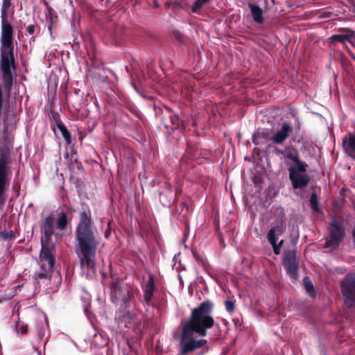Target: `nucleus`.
<instances>
[{
	"label": "nucleus",
	"instance_id": "1",
	"mask_svg": "<svg viewBox=\"0 0 355 355\" xmlns=\"http://www.w3.org/2000/svg\"><path fill=\"white\" fill-rule=\"evenodd\" d=\"M212 304L207 301L192 310L190 318L184 323L180 334L181 355H188L207 344L205 339H196V336H205L207 330L213 327L214 318L211 313Z\"/></svg>",
	"mask_w": 355,
	"mask_h": 355
},
{
	"label": "nucleus",
	"instance_id": "2",
	"mask_svg": "<svg viewBox=\"0 0 355 355\" xmlns=\"http://www.w3.org/2000/svg\"><path fill=\"white\" fill-rule=\"evenodd\" d=\"M0 54L3 80L6 88L12 83V69H14V29L12 21L15 18V8L12 0H2L1 6Z\"/></svg>",
	"mask_w": 355,
	"mask_h": 355
},
{
	"label": "nucleus",
	"instance_id": "3",
	"mask_svg": "<svg viewBox=\"0 0 355 355\" xmlns=\"http://www.w3.org/2000/svg\"><path fill=\"white\" fill-rule=\"evenodd\" d=\"M77 248L82 273L92 276L95 271V257L98 245L96 239L94 223L90 215L86 212L80 214V220L76 230Z\"/></svg>",
	"mask_w": 355,
	"mask_h": 355
},
{
	"label": "nucleus",
	"instance_id": "4",
	"mask_svg": "<svg viewBox=\"0 0 355 355\" xmlns=\"http://www.w3.org/2000/svg\"><path fill=\"white\" fill-rule=\"evenodd\" d=\"M308 165L303 163L290 164L288 163L289 179L294 189L305 188L310 182L311 178L307 173Z\"/></svg>",
	"mask_w": 355,
	"mask_h": 355
},
{
	"label": "nucleus",
	"instance_id": "5",
	"mask_svg": "<svg viewBox=\"0 0 355 355\" xmlns=\"http://www.w3.org/2000/svg\"><path fill=\"white\" fill-rule=\"evenodd\" d=\"M110 289L112 301L116 304H120L126 309L130 300V288L123 282H115Z\"/></svg>",
	"mask_w": 355,
	"mask_h": 355
},
{
	"label": "nucleus",
	"instance_id": "6",
	"mask_svg": "<svg viewBox=\"0 0 355 355\" xmlns=\"http://www.w3.org/2000/svg\"><path fill=\"white\" fill-rule=\"evenodd\" d=\"M345 236L343 221L333 219L330 224L329 236L327 238L325 247L334 249L340 243Z\"/></svg>",
	"mask_w": 355,
	"mask_h": 355
},
{
	"label": "nucleus",
	"instance_id": "7",
	"mask_svg": "<svg viewBox=\"0 0 355 355\" xmlns=\"http://www.w3.org/2000/svg\"><path fill=\"white\" fill-rule=\"evenodd\" d=\"M286 230V225L284 222H279L272 227L268 234L267 239L272 245L273 252L275 254H279L284 243V240L281 239L277 242L278 237L284 234Z\"/></svg>",
	"mask_w": 355,
	"mask_h": 355
},
{
	"label": "nucleus",
	"instance_id": "8",
	"mask_svg": "<svg viewBox=\"0 0 355 355\" xmlns=\"http://www.w3.org/2000/svg\"><path fill=\"white\" fill-rule=\"evenodd\" d=\"M341 291L345 303L348 307L355 304V275H347L341 283Z\"/></svg>",
	"mask_w": 355,
	"mask_h": 355
},
{
	"label": "nucleus",
	"instance_id": "9",
	"mask_svg": "<svg viewBox=\"0 0 355 355\" xmlns=\"http://www.w3.org/2000/svg\"><path fill=\"white\" fill-rule=\"evenodd\" d=\"M298 258L295 251H288L284 257V265L287 273L295 279L297 277Z\"/></svg>",
	"mask_w": 355,
	"mask_h": 355
},
{
	"label": "nucleus",
	"instance_id": "10",
	"mask_svg": "<svg viewBox=\"0 0 355 355\" xmlns=\"http://www.w3.org/2000/svg\"><path fill=\"white\" fill-rule=\"evenodd\" d=\"M292 130L291 125L285 122L273 132L270 137V141L275 144H282L289 137Z\"/></svg>",
	"mask_w": 355,
	"mask_h": 355
},
{
	"label": "nucleus",
	"instance_id": "11",
	"mask_svg": "<svg viewBox=\"0 0 355 355\" xmlns=\"http://www.w3.org/2000/svg\"><path fill=\"white\" fill-rule=\"evenodd\" d=\"M329 42H340L348 48V44L352 46L355 43V32L352 30H348L345 34H336L333 35L328 39Z\"/></svg>",
	"mask_w": 355,
	"mask_h": 355
},
{
	"label": "nucleus",
	"instance_id": "12",
	"mask_svg": "<svg viewBox=\"0 0 355 355\" xmlns=\"http://www.w3.org/2000/svg\"><path fill=\"white\" fill-rule=\"evenodd\" d=\"M40 258L45 261L49 267L53 266L54 250L52 247L48 245V241H46L43 236L42 237Z\"/></svg>",
	"mask_w": 355,
	"mask_h": 355
},
{
	"label": "nucleus",
	"instance_id": "13",
	"mask_svg": "<svg viewBox=\"0 0 355 355\" xmlns=\"http://www.w3.org/2000/svg\"><path fill=\"white\" fill-rule=\"evenodd\" d=\"M54 231V218L52 216L46 218L45 221L42 224V232L44 234V239L49 241Z\"/></svg>",
	"mask_w": 355,
	"mask_h": 355
},
{
	"label": "nucleus",
	"instance_id": "14",
	"mask_svg": "<svg viewBox=\"0 0 355 355\" xmlns=\"http://www.w3.org/2000/svg\"><path fill=\"white\" fill-rule=\"evenodd\" d=\"M343 147L346 153L355 159V135L349 137L343 141Z\"/></svg>",
	"mask_w": 355,
	"mask_h": 355
},
{
	"label": "nucleus",
	"instance_id": "15",
	"mask_svg": "<svg viewBox=\"0 0 355 355\" xmlns=\"http://www.w3.org/2000/svg\"><path fill=\"white\" fill-rule=\"evenodd\" d=\"M248 6L250 8L251 13L254 20L258 24L263 23V17L262 9L257 5H255L252 3H249Z\"/></svg>",
	"mask_w": 355,
	"mask_h": 355
},
{
	"label": "nucleus",
	"instance_id": "16",
	"mask_svg": "<svg viewBox=\"0 0 355 355\" xmlns=\"http://www.w3.org/2000/svg\"><path fill=\"white\" fill-rule=\"evenodd\" d=\"M144 290V299L146 302L148 303L153 295L155 290L154 282L152 277H150L149 279L145 283Z\"/></svg>",
	"mask_w": 355,
	"mask_h": 355
},
{
	"label": "nucleus",
	"instance_id": "17",
	"mask_svg": "<svg viewBox=\"0 0 355 355\" xmlns=\"http://www.w3.org/2000/svg\"><path fill=\"white\" fill-rule=\"evenodd\" d=\"M46 15V19H47L48 21H49V23H50V25L48 27V30H49L51 37H53L52 29L53 28V27L55 26V25L56 24L57 15H56L55 12L51 8H48Z\"/></svg>",
	"mask_w": 355,
	"mask_h": 355
},
{
	"label": "nucleus",
	"instance_id": "18",
	"mask_svg": "<svg viewBox=\"0 0 355 355\" xmlns=\"http://www.w3.org/2000/svg\"><path fill=\"white\" fill-rule=\"evenodd\" d=\"M282 153L284 155L285 159H288V161L285 160V162L287 166L288 163H289L290 164H297L298 163H303V162H301L299 159V157L297 153H295L291 152L288 153H284L283 152H282Z\"/></svg>",
	"mask_w": 355,
	"mask_h": 355
},
{
	"label": "nucleus",
	"instance_id": "19",
	"mask_svg": "<svg viewBox=\"0 0 355 355\" xmlns=\"http://www.w3.org/2000/svg\"><path fill=\"white\" fill-rule=\"evenodd\" d=\"M304 284L306 292L310 295L311 297H314L315 293L313 286L308 277H305L304 278Z\"/></svg>",
	"mask_w": 355,
	"mask_h": 355
},
{
	"label": "nucleus",
	"instance_id": "20",
	"mask_svg": "<svg viewBox=\"0 0 355 355\" xmlns=\"http://www.w3.org/2000/svg\"><path fill=\"white\" fill-rule=\"evenodd\" d=\"M67 215L65 213L61 212L60 214V216H59V218L58 220V223H57L58 227L60 230H64L67 226Z\"/></svg>",
	"mask_w": 355,
	"mask_h": 355
},
{
	"label": "nucleus",
	"instance_id": "21",
	"mask_svg": "<svg viewBox=\"0 0 355 355\" xmlns=\"http://www.w3.org/2000/svg\"><path fill=\"white\" fill-rule=\"evenodd\" d=\"M58 128L60 130L62 135L66 140L67 143L68 144H71V136L66 127L62 124H58Z\"/></svg>",
	"mask_w": 355,
	"mask_h": 355
},
{
	"label": "nucleus",
	"instance_id": "22",
	"mask_svg": "<svg viewBox=\"0 0 355 355\" xmlns=\"http://www.w3.org/2000/svg\"><path fill=\"white\" fill-rule=\"evenodd\" d=\"M266 135L263 131H257L253 135V142L255 145H259L262 141V139H264Z\"/></svg>",
	"mask_w": 355,
	"mask_h": 355
},
{
	"label": "nucleus",
	"instance_id": "23",
	"mask_svg": "<svg viewBox=\"0 0 355 355\" xmlns=\"http://www.w3.org/2000/svg\"><path fill=\"white\" fill-rule=\"evenodd\" d=\"M211 0H196L192 7V11L197 12L200 8L209 3Z\"/></svg>",
	"mask_w": 355,
	"mask_h": 355
},
{
	"label": "nucleus",
	"instance_id": "24",
	"mask_svg": "<svg viewBox=\"0 0 355 355\" xmlns=\"http://www.w3.org/2000/svg\"><path fill=\"white\" fill-rule=\"evenodd\" d=\"M310 205L311 209L313 211H318V198L317 195L313 193L311 194L310 198Z\"/></svg>",
	"mask_w": 355,
	"mask_h": 355
},
{
	"label": "nucleus",
	"instance_id": "25",
	"mask_svg": "<svg viewBox=\"0 0 355 355\" xmlns=\"http://www.w3.org/2000/svg\"><path fill=\"white\" fill-rule=\"evenodd\" d=\"M15 327H16V330H17V334H23L26 333L27 331H28L27 325L23 324L20 323V322H17L16 324Z\"/></svg>",
	"mask_w": 355,
	"mask_h": 355
},
{
	"label": "nucleus",
	"instance_id": "26",
	"mask_svg": "<svg viewBox=\"0 0 355 355\" xmlns=\"http://www.w3.org/2000/svg\"><path fill=\"white\" fill-rule=\"evenodd\" d=\"M6 183V173H0V196H1L4 186Z\"/></svg>",
	"mask_w": 355,
	"mask_h": 355
},
{
	"label": "nucleus",
	"instance_id": "27",
	"mask_svg": "<svg viewBox=\"0 0 355 355\" xmlns=\"http://www.w3.org/2000/svg\"><path fill=\"white\" fill-rule=\"evenodd\" d=\"M225 305L226 310L228 312L232 313V312L234 311V302L232 301H231V300L225 301Z\"/></svg>",
	"mask_w": 355,
	"mask_h": 355
},
{
	"label": "nucleus",
	"instance_id": "28",
	"mask_svg": "<svg viewBox=\"0 0 355 355\" xmlns=\"http://www.w3.org/2000/svg\"><path fill=\"white\" fill-rule=\"evenodd\" d=\"M6 162L5 158L2 156L0 158V173H6Z\"/></svg>",
	"mask_w": 355,
	"mask_h": 355
},
{
	"label": "nucleus",
	"instance_id": "29",
	"mask_svg": "<svg viewBox=\"0 0 355 355\" xmlns=\"http://www.w3.org/2000/svg\"><path fill=\"white\" fill-rule=\"evenodd\" d=\"M117 317H118V318H119V320H121V321H124L125 322H127V320H128V322H130V318H131V316H130V315H128V316H126V315H121V311H120V312L118 313V316H117Z\"/></svg>",
	"mask_w": 355,
	"mask_h": 355
},
{
	"label": "nucleus",
	"instance_id": "30",
	"mask_svg": "<svg viewBox=\"0 0 355 355\" xmlns=\"http://www.w3.org/2000/svg\"><path fill=\"white\" fill-rule=\"evenodd\" d=\"M171 123L174 125H178L180 123L179 117L177 115L171 116Z\"/></svg>",
	"mask_w": 355,
	"mask_h": 355
},
{
	"label": "nucleus",
	"instance_id": "31",
	"mask_svg": "<svg viewBox=\"0 0 355 355\" xmlns=\"http://www.w3.org/2000/svg\"><path fill=\"white\" fill-rule=\"evenodd\" d=\"M28 32H29L30 33H33V31H34V28H33V26H28Z\"/></svg>",
	"mask_w": 355,
	"mask_h": 355
},
{
	"label": "nucleus",
	"instance_id": "32",
	"mask_svg": "<svg viewBox=\"0 0 355 355\" xmlns=\"http://www.w3.org/2000/svg\"><path fill=\"white\" fill-rule=\"evenodd\" d=\"M38 278H43L44 277V275L42 273H40L39 275H37Z\"/></svg>",
	"mask_w": 355,
	"mask_h": 355
}]
</instances>
